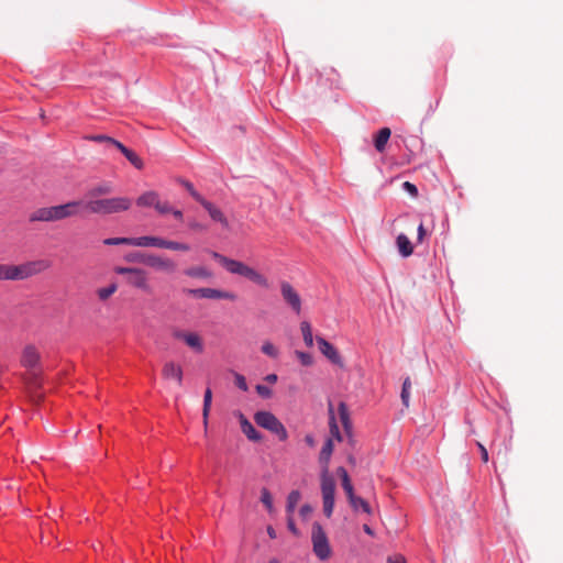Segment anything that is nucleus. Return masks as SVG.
I'll use <instances>...</instances> for the list:
<instances>
[{"label": "nucleus", "instance_id": "57", "mask_svg": "<svg viewBox=\"0 0 563 563\" xmlns=\"http://www.w3.org/2000/svg\"><path fill=\"white\" fill-rule=\"evenodd\" d=\"M267 534L269 536V538L272 539H275L276 538V531L274 530L273 527L268 526L267 527Z\"/></svg>", "mask_w": 563, "mask_h": 563}, {"label": "nucleus", "instance_id": "19", "mask_svg": "<svg viewBox=\"0 0 563 563\" xmlns=\"http://www.w3.org/2000/svg\"><path fill=\"white\" fill-rule=\"evenodd\" d=\"M199 203L208 211L212 220L220 222L224 227H228V220L219 208H217L213 203L206 200L205 198Z\"/></svg>", "mask_w": 563, "mask_h": 563}, {"label": "nucleus", "instance_id": "24", "mask_svg": "<svg viewBox=\"0 0 563 563\" xmlns=\"http://www.w3.org/2000/svg\"><path fill=\"white\" fill-rule=\"evenodd\" d=\"M347 500L353 510L357 511L358 509H362V511H364L365 514L372 515L373 511L369 504L362 497H358L355 494H353V496L349 497Z\"/></svg>", "mask_w": 563, "mask_h": 563}, {"label": "nucleus", "instance_id": "44", "mask_svg": "<svg viewBox=\"0 0 563 563\" xmlns=\"http://www.w3.org/2000/svg\"><path fill=\"white\" fill-rule=\"evenodd\" d=\"M167 208L169 209L167 214H173L177 220H183V211L179 209H175L168 201H167Z\"/></svg>", "mask_w": 563, "mask_h": 563}, {"label": "nucleus", "instance_id": "31", "mask_svg": "<svg viewBox=\"0 0 563 563\" xmlns=\"http://www.w3.org/2000/svg\"><path fill=\"white\" fill-rule=\"evenodd\" d=\"M410 388H411V382H410V378L407 377L405 380H404V384H402V388H401V401L404 404L405 407H409V398H410Z\"/></svg>", "mask_w": 563, "mask_h": 563}, {"label": "nucleus", "instance_id": "13", "mask_svg": "<svg viewBox=\"0 0 563 563\" xmlns=\"http://www.w3.org/2000/svg\"><path fill=\"white\" fill-rule=\"evenodd\" d=\"M82 206L84 202L80 200H73L63 205L52 206L55 222L78 216Z\"/></svg>", "mask_w": 563, "mask_h": 563}, {"label": "nucleus", "instance_id": "4", "mask_svg": "<svg viewBox=\"0 0 563 563\" xmlns=\"http://www.w3.org/2000/svg\"><path fill=\"white\" fill-rule=\"evenodd\" d=\"M131 199L126 197H114L107 199L88 200L82 207L91 213L111 214L126 211L131 208Z\"/></svg>", "mask_w": 563, "mask_h": 563}, {"label": "nucleus", "instance_id": "22", "mask_svg": "<svg viewBox=\"0 0 563 563\" xmlns=\"http://www.w3.org/2000/svg\"><path fill=\"white\" fill-rule=\"evenodd\" d=\"M184 274L191 278L209 279L212 273L205 266H191L184 271Z\"/></svg>", "mask_w": 563, "mask_h": 563}, {"label": "nucleus", "instance_id": "46", "mask_svg": "<svg viewBox=\"0 0 563 563\" xmlns=\"http://www.w3.org/2000/svg\"><path fill=\"white\" fill-rule=\"evenodd\" d=\"M110 145L115 146L123 155L130 150L125 145H123L121 142L114 140L112 137Z\"/></svg>", "mask_w": 563, "mask_h": 563}, {"label": "nucleus", "instance_id": "51", "mask_svg": "<svg viewBox=\"0 0 563 563\" xmlns=\"http://www.w3.org/2000/svg\"><path fill=\"white\" fill-rule=\"evenodd\" d=\"M303 440L309 448L316 446V440L312 434H306Z\"/></svg>", "mask_w": 563, "mask_h": 563}, {"label": "nucleus", "instance_id": "32", "mask_svg": "<svg viewBox=\"0 0 563 563\" xmlns=\"http://www.w3.org/2000/svg\"><path fill=\"white\" fill-rule=\"evenodd\" d=\"M261 501L264 504L268 512L274 511L273 497L266 487H263L261 490Z\"/></svg>", "mask_w": 563, "mask_h": 563}, {"label": "nucleus", "instance_id": "42", "mask_svg": "<svg viewBox=\"0 0 563 563\" xmlns=\"http://www.w3.org/2000/svg\"><path fill=\"white\" fill-rule=\"evenodd\" d=\"M87 139L90 141H93V142L107 143V144H110L111 140H112V137H110L108 135H103V134L91 135V136H88Z\"/></svg>", "mask_w": 563, "mask_h": 563}, {"label": "nucleus", "instance_id": "41", "mask_svg": "<svg viewBox=\"0 0 563 563\" xmlns=\"http://www.w3.org/2000/svg\"><path fill=\"white\" fill-rule=\"evenodd\" d=\"M256 391L263 398H269L272 396L271 388L265 385H256Z\"/></svg>", "mask_w": 563, "mask_h": 563}, {"label": "nucleus", "instance_id": "47", "mask_svg": "<svg viewBox=\"0 0 563 563\" xmlns=\"http://www.w3.org/2000/svg\"><path fill=\"white\" fill-rule=\"evenodd\" d=\"M476 444H477V446H478V449L481 451L482 461L484 463H487L489 457H488V452H487L486 448L481 442H477Z\"/></svg>", "mask_w": 563, "mask_h": 563}, {"label": "nucleus", "instance_id": "48", "mask_svg": "<svg viewBox=\"0 0 563 563\" xmlns=\"http://www.w3.org/2000/svg\"><path fill=\"white\" fill-rule=\"evenodd\" d=\"M188 225H189V228H190L191 230H194V231H203V230H206V227H205V225H202L201 223H199V222H197V221H195V220L190 221V222L188 223Z\"/></svg>", "mask_w": 563, "mask_h": 563}, {"label": "nucleus", "instance_id": "12", "mask_svg": "<svg viewBox=\"0 0 563 563\" xmlns=\"http://www.w3.org/2000/svg\"><path fill=\"white\" fill-rule=\"evenodd\" d=\"M185 292L195 298L225 299L230 301H235L238 298L236 295L232 291H225L216 288L186 289Z\"/></svg>", "mask_w": 563, "mask_h": 563}, {"label": "nucleus", "instance_id": "50", "mask_svg": "<svg viewBox=\"0 0 563 563\" xmlns=\"http://www.w3.org/2000/svg\"><path fill=\"white\" fill-rule=\"evenodd\" d=\"M387 563H406V560L402 555H394L388 558Z\"/></svg>", "mask_w": 563, "mask_h": 563}, {"label": "nucleus", "instance_id": "15", "mask_svg": "<svg viewBox=\"0 0 563 563\" xmlns=\"http://www.w3.org/2000/svg\"><path fill=\"white\" fill-rule=\"evenodd\" d=\"M162 376L166 380H174L178 386H183L184 369L181 365L174 361L164 363L162 367Z\"/></svg>", "mask_w": 563, "mask_h": 563}, {"label": "nucleus", "instance_id": "56", "mask_svg": "<svg viewBox=\"0 0 563 563\" xmlns=\"http://www.w3.org/2000/svg\"><path fill=\"white\" fill-rule=\"evenodd\" d=\"M363 530L365 533H367L368 536L373 537L374 536V531L372 530V528L368 526V525H363Z\"/></svg>", "mask_w": 563, "mask_h": 563}, {"label": "nucleus", "instance_id": "14", "mask_svg": "<svg viewBox=\"0 0 563 563\" xmlns=\"http://www.w3.org/2000/svg\"><path fill=\"white\" fill-rule=\"evenodd\" d=\"M280 294L284 301L292 309L296 314L301 312V298L290 283L284 280L280 283Z\"/></svg>", "mask_w": 563, "mask_h": 563}, {"label": "nucleus", "instance_id": "40", "mask_svg": "<svg viewBox=\"0 0 563 563\" xmlns=\"http://www.w3.org/2000/svg\"><path fill=\"white\" fill-rule=\"evenodd\" d=\"M342 487H343L347 498L353 496V494H355L350 477L344 478V481L342 482Z\"/></svg>", "mask_w": 563, "mask_h": 563}, {"label": "nucleus", "instance_id": "29", "mask_svg": "<svg viewBox=\"0 0 563 563\" xmlns=\"http://www.w3.org/2000/svg\"><path fill=\"white\" fill-rule=\"evenodd\" d=\"M300 493L298 490H291L287 497L286 510L288 515H292L297 504L300 500Z\"/></svg>", "mask_w": 563, "mask_h": 563}, {"label": "nucleus", "instance_id": "11", "mask_svg": "<svg viewBox=\"0 0 563 563\" xmlns=\"http://www.w3.org/2000/svg\"><path fill=\"white\" fill-rule=\"evenodd\" d=\"M139 207L148 208L152 207L158 214L165 216L168 213L167 201H163L159 198V194L154 190H147L143 192L136 199Z\"/></svg>", "mask_w": 563, "mask_h": 563}, {"label": "nucleus", "instance_id": "20", "mask_svg": "<svg viewBox=\"0 0 563 563\" xmlns=\"http://www.w3.org/2000/svg\"><path fill=\"white\" fill-rule=\"evenodd\" d=\"M398 252L402 257H409L413 253V247L407 235L400 233L396 239Z\"/></svg>", "mask_w": 563, "mask_h": 563}, {"label": "nucleus", "instance_id": "52", "mask_svg": "<svg viewBox=\"0 0 563 563\" xmlns=\"http://www.w3.org/2000/svg\"><path fill=\"white\" fill-rule=\"evenodd\" d=\"M336 474L340 476L341 482H343L344 478H349L350 477L347 472H346V470L344 467H342V466L338 467Z\"/></svg>", "mask_w": 563, "mask_h": 563}, {"label": "nucleus", "instance_id": "17", "mask_svg": "<svg viewBox=\"0 0 563 563\" xmlns=\"http://www.w3.org/2000/svg\"><path fill=\"white\" fill-rule=\"evenodd\" d=\"M174 338L184 341L190 349L198 353L203 351L201 336L195 332L175 331Z\"/></svg>", "mask_w": 563, "mask_h": 563}, {"label": "nucleus", "instance_id": "45", "mask_svg": "<svg viewBox=\"0 0 563 563\" xmlns=\"http://www.w3.org/2000/svg\"><path fill=\"white\" fill-rule=\"evenodd\" d=\"M287 527L291 531L292 534L298 536V529L295 526L292 515H288Z\"/></svg>", "mask_w": 563, "mask_h": 563}, {"label": "nucleus", "instance_id": "3", "mask_svg": "<svg viewBox=\"0 0 563 563\" xmlns=\"http://www.w3.org/2000/svg\"><path fill=\"white\" fill-rule=\"evenodd\" d=\"M210 255L219 263L221 264L229 273L233 275L242 276L255 285L263 287V288H269L271 284L268 282V278L260 273L258 271L254 269L253 267L246 265L245 263L236 260H232L230 257H227L216 251H209Z\"/></svg>", "mask_w": 563, "mask_h": 563}, {"label": "nucleus", "instance_id": "7", "mask_svg": "<svg viewBox=\"0 0 563 563\" xmlns=\"http://www.w3.org/2000/svg\"><path fill=\"white\" fill-rule=\"evenodd\" d=\"M255 422L263 429L276 434L280 441H286L288 432L278 418L271 411H257L254 415Z\"/></svg>", "mask_w": 563, "mask_h": 563}, {"label": "nucleus", "instance_id": "49", "mask_svg": "<svg viewBox=\"0 0 563 563\" xmlns=\"http://www.w3.org/2000/svg\"><path fill=\"white\" fill-rule=\"evenodd\" d=\"M424 235H426L424 227L422 223H420L418 227V236H417L418 243H421L423 241Z\"/></svg>", "mask_w": 563, "mask_h": 563}, {"label": "nucleus", "instance_id": "34", "mask_svg": "<svg viewBox=\"0 0 563 563\" xmlns=\"http://www.w3.org/2000/svg\"><path fill=\"white\" fill-rule=\"evenodd\" d=\"M179 183L187 189V191L196 201L200 202L203 199V197L195 189L190 181L181 179Z\"/></svg>", "mask_w": 563, "mask_h": 563}, {"label": "nucleus", "instance_id": "26", "mask_svg": "<svg viewBox=\"0 0 563 563\" xmlns=\"http://www.w3.org/2000/svg\"><path fill=\"white\" fill-rule=\"evenodd\" d=\"M338 411H339V416H340V421H341L344 430L349 433L352 428V422L350 419V412H349V408H347L346 404L341 401L339 404Z\"/></svg>", "mask_w": 563, "mask_h": 563}, {"label": "nucleus", "instance_id": "9", "mask_svg": "<svg viewBox=\"0 0 563 563\" xmlns=\"http://www.w3.org/2000/svg\"><path fill=\"white\" fill-rule=\"evenodd\" d=\"M133 260L167 274L174 273L177 268V265L173 260L155 254H139L135 255Z\"/></svg>", "mask_w": 563, "mask_h": 563}, {"label": "nucleus", "instance_id": "10", "mask_svg": "<svg viewBox=\"0 0 563 563\" xmlns=\"http://www.w3.org/2000/svg\"><path fill=\"white\" fill-rule=\"evenodd\" d=\"M311 540L314 554L320 560H327L331 554V550L327 534L318 522H314L312 526Z\"/></svg>", "mask_w": 563, "mask_h": 563}, {"label": "nucleus", "instance_id": "6", "mask_svg": "<svg viewBox=\"0 0 563 563\" xmlns=\"http://www.w3.org/2000/svg\"><path fill=\"white\" fill-rule=\"evenodd\" d=\"M132 246L159 247V249L180 251V252H188L190 250V246L187 243L166 240L163 238L152 236V235L132 238Z\"/></svg>", "mask_w": 563, "mask_h": 563}, {"label": "nucleus", "instance_id": "28", "mask_svg": "<svg viewBox=\"0 0 563 563\" xmlns=\"http://www.w3.org/2000/svg\"><path fill=\"white\" fill-rule=\"evenodd\" d=\"M300 330H301L302 338H303L306 345L311 347L313 345V335H312L311 324L308 321H302L300 323Z\"/></svg>", "mask_w": 563, "mask_h": 563}, {"label": "nucleus", "instance_id": "2", "mask_svg": "<svg viewBox=\"0 0 563 563\" xmlns=\"http://www.w3.org/2000/svg\"><path fill=\"white\" fill-rule=\"evenodd\" d=\"M51 267L46 260L27 261L21 264L0 263V282H19L36 276Z\"/></svg>", "mask_w": 563, "mask_h": 563}, {"label": "nucleus", "instance_id": "27", "mask_svg": "<svg viewBox=\"0 0 563 563\" xmlns=\"http://www.w3.org/2000/svg\"><path fill=\"white\" fill-rule=\"evenodd\" d=\"M242 432L246 435V438L254 442H260L262 440V434L254 428V426L250 422V420L244 421L241 426Z\"/></svg>", "mask_w": 563, "mask_h": 563}, {"label": "nucleus", "instance_id": "38", "mask_svg": "<svg viewBox=\"0 0 563 563\" xmlns=\"http://www.w3.org/2000/svg\"><path fill=\"white\" fill-rule=\"evenodd\" d=\"M296 355L302 365L310 366L312 364V356L309 353L296 351Z\"/></svg>", "mask_w": 563, "mask_h": 563}, {"label": "nucleus", "instance_id": "30", "mask_svg": "<svg viewBox=\"0 0 563 563\" xmlns=\"http://www.w3.org/2000/svg\"><path fill=\"white\" fill-rule=\"evenodd\" d=\"M117 289H118V286L114 283L110 284L107 287L99 288L97 290L98 298L101 301H106L117 291Z\"/></svg>", "mask_w": 563, "mask_h": 563}, {"label": "nucleus", "instance_id": "35", "mask_svg": "<svg viewBox=\"0 0 563 563\" xmlns=\"http://www.w3.org/2000/svg\"><path fill=\"white\" fill-rule=\"evenodd\" d=\"M330 432L338 441L342 440L332 408H330Z\"/></svg>", "mask_w": 563, "mask_h": 563}, {"label": "nucleus", "instance_id": "21", "mask_svg": "<svg viewBox=\"0 0 563 563\" xmlns=\"http://www.w3.org/2000/svg\"><path fill=\"white\" fill-rule=\"evenodd\" d=\"M391 131L389 128H383L378 131L374 139V146L377 152L382 153L385 151L386 144L390 137Z\"/></svg>", "mask_w": 563, "mask_h": 563}, {"label": "nucleus", "instance_id": "36", "mask_svg": "<svg viewBox=\"0 0 563 563\" xmlns=\"http://www.w3.org/2000/svg\"><path fill=\"white\" fill-rule=\"evenodd\" d=\"M262 352L271 357H274V358L278 356L277 347L268 341L263 343Z\"/></svg>", "mask_w": 563, "mask_h": 563}, {"label": "nucleus", "instance_id": "25", "mask_svg": "<svg viewBox=\"0 0 563 563\" xmlns=\"http://www.w3.org/2000/svg\"><path fill=\"white\" fill-rule=\"evenodd\" d=\"M212 402V391L210 388H207L203 395V408H202V420H203V427L205 431H207L208 428V419L210 413Z\"/></svg>", "mask_w": 563, "mask_h": 563}, {"label": "nucleus", "instance_id": "60", "mask_svg": "<svg viewBox=\"0 0 563 563\" xmlns=\"http://www.w3.org/2000/svg\"><path fill=\"white\" fill-rule=\"evenodd\" d=\"M268 563H279V561L277 559H272V560H269Z\"/></svg>", "mask_w": 563, "mask_h": 563}, {"label": "nucleus", "instance_id": "16", "mask_svg": "<svg viewBox=\"0 0 563 563\" xmlns=\"http://www.w3.org/2000/svg\"><path fill=\"white\" fill-rule=\"evenodd\" d=\"M317 343L319 345L320 352L333 364L343 366L342 357L340 356L338 350L325 339L318 336Z\"/></svg>", "mask_w": 563, "mask_h": 563}, {"label": "nucleus", "instance_id": "58", "mask_svg": "<svg viewBox=\"0 0 563 563\" xmlns=\"http://www.w3.org/2000/svg\"><path fill=\"white\" fill-rule=\"evenodd\" d=\"M41 398H42V395H37V394H35V393L32 395V399H33L34 401H38Z\"/></svg>", "mask_w": 563, "mask_h": 563}, {"label": "nucleus", "instance_id": "5", "mask_svg": "<svg viewBox=\"0 0 563 563\" xmlns=\"http://www.w3.org/2000/svg\"><path fill=\"white\" fill-rule=\"evenodd\" d=\"M114 272L125 277L129 286L140 289L144 292L152 294L153 288L150 285L147 273L139 267H123L118 266Z\"/></svg>", "mask_w": 563, "mask_h": 563}, {"label": "nucleus", "instance_id": "54", "mask_svg": "<svg viewBox=\"0 0 563 563\" xmlns=\"http://www.w3.org/2000/svg\"><path fill=\"white\" fill-rule=\"evenodd\" d=\"M234 416L238 418L239 422H240V427L243 424V420L244 421H247L249 419L241 412V411H235L234 412Z\"/></svg>", "mask_w": 563, "mask_h": 563}, {"label": "nucleus", "instance_id": "39", "mask_svg": "<svg viewBox=\"0 0 563 563\" xmlns=\"http://www.w3.org/2000/svg\"><path fill=\"white\" fill-rule=\"evenodd\" d=\"M234 380H235V385H236L240 389H242V390H244V391H246V390H247L246 379H245V377H244L243 375L235 373V374H234Z\"/></svg>", "mask_w": 563, "mask_h": 563}, {"label": "nucleus", "instance_id": "23", "mask_svg": "<svg viewBox=\"0 0 563 563\" xmlns=\"http://www.w3.org/2000/svg\"><path fill=\"white\" fill-rule=\"evenodd\" d=\"M113 190L112 186L110 183H102V184H99L92 188H90L86 196L88 198H90V200H96L95 198L99 197V196H104V195H109L111 194Z\"/></svg>", "mask_w": 563, "mask_h": 563}, {"label": "nucleus", "instance_id": "18", "mask_svg": "<svg viewBox=\"0 0 563 563\" xmlns=\"http://www.w3.org/2000/svg\"><path fill=\"white\" fill-rule=\"evenodd\" d=\"M30 222H55L53 208L51 207H42L32 211L29 216Z\"/></svg>", "mask_w": 563, "mask_h": 563}, {"label": "nucleus", "instance_id": "37", "mask_svg": "<svg viewBox=\"0 0 563 563\" xmlns=\"http://www.w3.org/2000/svg\"><path fill=\"white\" fill-rule=\"evenodd\" d=\"M104 244H107V245H119V244L132 245V238H110V239L104 240Z\"/></svg>", "mask_w": 563, "mask_h": 563}, {"label": "nucleus", "instance_id": "43", "mask_svg": "<svg viewBox=\"0 0 563 563\" xmlns=\"http://www.w3.org/2000/svg\"><path fill=\"white\" fill-rule=\"evenodd\" d=\"M402 188H404L407 192H409L412 197H417V195H418V189H417L416 185H413L412 183H410V181H405V183L402 184Z\"/></svg>", "mask_w": 563, "mask_h": 563}, {"label": "nucleus", "instance_id": "59", "mask_svg": "<svg viewBox=\"0 0 563 563\" xmlns=\"http://www.w3.org/2000/svg\"><path fill=\"white\" fill-rule=\"evenodd\" d=\"M347 461L350 464L355 465V459L352 455L347 457Z\"/></svg>", "mask_w": 563, "mask_h": 563}, {"label": "nucleus", "instance_id": "55", "mask_svg": "<svg viewBox=\"0 0 563 563\" xmlns=\"http://www.w3.org/2000/svg\"><path fill=\"white\" fill-rule=\"evenodd\" d=\"M265 380L271 383V384H274L277 382V375L276 374H268L266 377H265Z\"/></svg>", "mask_w": 563, "mask_h": 563}, {"label": "nucleus", "instance_id": "33", "mask_svg": "<svg viewBox=\"0 0 563 563\" xmlns=\"http://www.w3.org/2000/svg\"><path fill=\"white\" fill-rule=\"evenodd\" d=\"M125 158L136 168V169H143L144 163L141 157L136 155L132 150H129L124 154Z\"/></svg>", "mask_w": 563, "mask_h": 563}, {"label": "nucleus", "instance_id": "8", "mask_svg": "<svg viewBox=\"0 0 563 563\" xmlns=\"http://www.w3.org/2000/svg\"><path fill=\"white\" fill-rule=\"evenodd\" d=\"M40 362V353L33 345L24 347L21 356V364L31 371V382L29 383L30 389H35L40 386L37 365Z\"/></svg>", "mask_w": 563, "mask_h": 563}, {"label": "nucleus", "instance_id": "53", "mask_svg": "<svg viewBox=\"0 0 563 563\" xmlns=\"http://www.w3.org/2000/svg\"><path fill=\"white\" fill-rule=\"evenodd\" d=\"M312 511V508L309 506V505H303L301 508H300V515L306 518L307 516H309Z\"/></svg>", "mask_w": 563, "mask_h": 563}, {"label": "nucleus", "instance_id": "1", "mask_svg": "<svg viewBox=\"0 0 563 563\" xmlns=\"http://www.w3.org/2000/svg\"><path fill=\"white\" fill-rule=\"evenodd\" d=\"M333 441L328 439L319 454V463L322 467L321 472V493L323 501V514L330 518L334 509L335 482L329 474V463L333 453Z\"/></svg>", "mask_w": 563, "mask_h": 563}]
</instances>
